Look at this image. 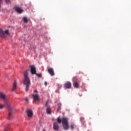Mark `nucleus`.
Wrapping results in <instances>:
<instances>
[{
  "mask_svg": "<svg viewBox=\"0 0 131 131\" xmlns=\"http://www.w3.org/2000/svg\"><path fill=\"white\" fill-rule=\"evenodd\" d=\"M57 122H55L53 123V129L54 130L58 131L59 130V124L61 123L62 124V126L64 129L66 130L69 129V119L66 118L65 117H62V119L58 117L57 119Z\"/></svg>",
  "mask_w": 131,
  "mask_h": 131,
  "instance_id": "1",
  "label": "nucleus"
},
{
  "mask_svg": "<svg viewBox=\"0 0 131 131\" xmlns=\"http://www.w3.org/2000/svg\"><path fill=\"white\" fill-rule=\"evenodd\" d=\"M31 84V81L29 77H28V72L26 71L24 72V84L26 85V92H28L30 84Z\"/></svg>",
  "mask_w": 131,
  "mask_h": 131,
  "instance_id": "2",
  "label": "nucleus"
},
{
  "mask_svg": "<svg viewBox=\"0 0 131 131\" xmlns=\"http://www.w3.org/2000/svg\"><path fill=\"white\" fill-rule=\"evenodd\" d=\"M6 106L8 111V120H11L13 118V114L14 113V108L11 107L10 103H6Z\"/></svg>",
  "mask_w": 131,
  "mask_h": 131,
  "instance_id": "3",
  "label": "nucleus"
},
{
  "mask_svg": "<svg viewBox=\"0 0 131 131\" xmlns=\"http://www.w3.org/2000/svg\"><path fill=\"white\" fill-rule=\"evenodd\" d=\"M9 34L10 33H9L8 30H6L4 32L3 29H0V36L2 37V38H5L6 35H9Z\"/></svg>",
  "mask_w": 131,
  "mask_h": 131,
  "instance_id": "4",
  "label": "nucleus"
},
{
  "mask_svg": "<svg viewBox=\"0 0 131 131\" xmlns=\"http://www.w3.org/2000/svg\"><path fill=\"white\" fill-rule=\"evenodd\" d=\"M33 99L34 101H40V99H39V95H38V94L37 93V91L35 90L34 91V93L33 94Z\"/></svg>",
  "mask_w": 131,
  "mask_h": 131,
  "instance_id": "5",
  "label": "nucleus"
},
{
  "mask_svg": "<svg viewBox=\"0 0 131 131\" xmlns=\"http://www.w3.org/2000/svg\"><path fill=\"white\" fill-rule=\"evenodd\" d=\"M17 86L18 84L17 83V82L14 81L12 85V89L11 90L12 92H15V91L17 90Z\"/></svg>",
  "mask_w": 131,
  "mask_h": 131,
  "instance_id": "6",
  "label": "nucleus"
},
{
  "mask_svg": "<svg viewBox=\"0 0 131 131\" xmlns=\"http://www.w3.org/2000/svg\"><path fill=\"white\" fill-rule=\"evenodd\" d=\"M27 114L29 118H31L33 116V112H32V110H27Z\"/></svg>",
  "mask_w": 131,
  "mask_h": 131,
  "instance_id": "7",
  "label": "nucleus"
},
{
  "mask_svg": "<svg viewBox=\"0 0 131 131\" xmlns=\"http://www.w3.org/2000/svg\"><path fill=\"white\" fill-rule=\"evenodd\" d=\"M63 85L65 89H70L71 88V86L72 85V84L71 83V82L68 81L66 82Z\"/></svg>",
  "mask_w": 131,
  "mask_h": 131,
  "instance_id": "8",
  "label": "nucleus"
},
{
  "mask_svg": "<svg viewBox=\"0 0 131 131\" xmlns=\"http://www.w3.org/2000/svg\"><path fill=\"white\" fill-rule=\"evenodd\" d=\"M31 67V73L32 74H36V68L34 66H30Z\"/></svg>",
  "mask_w": 131,
  "mask_h": 131,
  "instance_id": "9",
  "label": "nucleus"
},
{
  "mask_svg": "<svg viewBox=\"0 0 131 131\" xmlns=\"http://www.w3.org/2000/svg\"><path fill=\"white\" fill-rule=\"evenodd\" d=\"M48 71L51 76H54V75H55V73L54 72V69L53 68L48 69Z\"/></svg>",
  "mask_w": 131,
  "mask_h": 131,
  "instance_id": "10",
  "label": "nucleus"
},
{
  "mask_svg": "<svg viewBox=\"0 0 131 131\" xmlns=\"http://www.w3.org/2000/svg\"><path fill=\"white\" fill-rule=\"evenodd\" d=\"M14 9L17 13L19 14H21L23 12V10H22L20 8H19L18 7L15 6L14 7Z\"/></svg>",
  "mask_w": 131,
  "mask_h": 131,
  "instance_id": "11",
  "label": "nucleus"
},
{
  "mask_svg": "<svg viewBox=\"0 0 131 131\" xmlns=\"http://www.w3.org/2000/svg\"><path fill=\"white\" fill-rule=\"evenodd\" d=\"M7 97V96L6 94L3 92H0V98L1 99H3L4 101H6V98Z\"/></svg>",
  "mask_w": 131,
  "mask_h": 131,
  "instance_id": "12",
  "label": "nucleus"
},
{
  "mask_svg": "<svg viewBox=\"0 0 131 131\" xmlns=\"http://www.w3.org/2000/svg\"><path fill=\"white\" fill-rule=\"evenodd\" d=\"M73 86L76 89H79V83L77 81H75L73 83Z\"/></svg>",
  "mask_w": 131,
  "mask_h": 131,
  "instance_id": "13",
  "label": "nucleus"
},
{
  "mask_svg": "<svg viewBox=\"0 0 131 131\" xmlns=\"http://www.w3.org/2000/svg\"><path fill=\"white\" fill-rule=\"evenodd\" d=\"M46 112H47V114H51V113H52V111L51 110V109L49 107H47V108L46 110Z\"/></svg>",
  "mask_w": 131,
  "mask_h": 131,
  "instance_id": "14",
  "label": "nucleus"
},
{
  "mask_svg": "<svg viewBox=\"0 0 131 131\" xmlns=\"http://www.w3.org/2000/svg\"><path fill=\"white\" fill-rule=\"evenodd\" d=\"M58 107H57V111H60L61 110V107L62 106V104L59 103L57 104Z\"/></svg>",
  "mask_w": 131,
  "mask_h": 131,
  "instance_id": "15",
  "label": "nucleus"
},
{
  "mask_svg": "<svg viewBox=\"0 0 131 131\" xmlns=\"http://www.w3.org/2000/svg\"><path fill=\"white\" fill-rule=\"evenodd\" d=\"M23 20H24L25 23H27V22H28V19L26 17H24Z\"/></svg>",
  "mask_w": 131,
  "mask_h": 131,
  "instance_id": "16",
  "label": "nucleus"
},
{
  "mask_svg": "<svg viewBox=\"0 0 131 131\" xmlns=\"http://www.w3.org/2000/svg\"><path fill=\"white\" fill-rule=\"evenodd\" d=\"M75 127V125H74V124H72L71 125V129H73V130L74 129Z\"/></svg>",
  "mask_w": 131,
  "mask_h": 131,
  "instance_id": "17",
  "label": "nucleus"
},
{
  "mask_svg": "<svg viewBox=\"0 0 131 131\" xmlns=\"http://www.w3.org/2000/svg\"><path fill=\"white\" fill-rule=\"evenodd\" d=\"M36 76H38V77H41V76H42V75H41V74H37V73H36V74H35Z\"/></svg>",
  "mask_w": 131,
  "mask_h": 131,
  "instance_id": "18",
  "label": "nucleus"
},
{
  "mask_svg": "<svg viewBox=\"0 0 131 131\" xmlns=\"http://www.w3.org/2000/svg\"><path fill=\"white\" fill-rule=\"evenodd\" d=\"M5 107V105H3V104H0V109L2 110V109H4V107Z\"/></svg>",
  "mask_w": 131,
  "mask_h": 131,
  "instance_id": "19",
  "label": "nucleus"
},
{
  "mask_svg": "<svg viewBox=\"0 0 131 131\" xmlns=\"http://www.w3.org/2000/svg\"><path fill=\"white\" fill-rule=\"evenodd\" d=\"M9 127H5L4 131H9Z\"/></svg>",
  "mask_w": 131,
  "mask_h": 131,
  "instance_id": "20",
  "label": "nucleus"
},
{
  "mask_svg": "<svg viewBox=\"0 0 131 131\" xmlns=\"http://www.w3.org/2000/svg\"><path fill=\"white\" fill-rule=\"evenodd\" d=\"M6 4H10V0H5Z\"/></svg>",
  "mask_w": 131,
  "mask_h": 131,
  "instance_id": "21",
  "label": "nucleus"
},
{
  "mask_svg": "<svg viewBox=\"0 0 131 131\" xmlns=\"http://www.w3.org/2000/svg\"><path fill=\"white\" fill-rule=\"evenodd\" d=\"M45 106H46V107H49V105H48V102L46 103Z\"/></svg>",
  "mask_w": 131,
  "mask_h": 131,
  "instance_id": "22",
  "label": "nucleus"
},
{
  "mask_svg": "<svg viewBox=\"0 0 131 131\" xmlns=\"http://www.w3.org/2000/svg\"><path fill=\"white\" fill-rule=\"evenodd\" d=\"M45 84L46 86H47L48 85V83L47 82H45Z\"/></svg>",
  "mask_w": 131,
  "mask_h": 131,
  "instance_id": "23",
  "label": "nucleus"
},
{
  "mask_svg": "<svg viewBox=\"0 0 131 131\" xmlns=\"http://www.w3.org/2000/svg\"><path fill=\"white\" fill-rule=\"evenodd\" d=\"M26 101L28 102V98H26Z\"/></svg>",
  "mask_w": 131,
  "mask_h": 131,
  "instance_id": "24",
  "label": "nucleus"
},
{
  "mask_svg": "<svg viewBox=\"0 0 131 131\" xmlns=\"http://www.w3.org/2000/svg\"><path fill=\"white\" fill-rule=\"evenodd\" d=\"M3 2V0H0V3H2Z\"/></svg>",
  "mask_w": 131,
  "mask_h": 131,
  "instance_id": "25",
  "label": "nucleus"
},
{
  "mask_svg": "<svg viewBox=\"0 0 131 131\" xmlns=\"http://www.w3.org/2000/svg\"><path fill=\"white\" fill-rule=\"evenodd\" d=\"M0 9H1V3H0Z\"/></svg>",
  "mask_w": 131,
  "mask_h": 131,
  "instance_id": "26",
  "label": "nucleus"
},
{
  "mask_svg": "<svg viewBox=\"0 0 131 131\" xmlns=\"http://www.w3.org/2000/svg\"><path fill=\"white\" fill-rule=\"evenodd\" d=\"M43 131H46V130L43 129Z\"/></svg>",
  "mask_w": 131,
  "mask_h": 131,
  "instance_id": "27",
  "label": "nucleus"
}]
</instances>
